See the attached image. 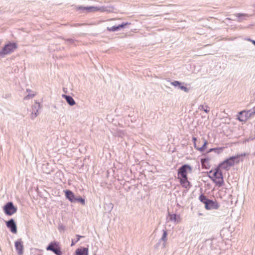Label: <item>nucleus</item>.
I'll use <instances>...</instances> for the list:
<instances>
[{
    "mask_svg": "<svg viewBox=\"0 0 255 255\" xmlns=\"http://www.w3.org/2000/svg\"><path fill=\"white\" fill-rule=\"evenodd\" d=\"M241 155L231 156L219 164L218 166L220 168H222L226 170H228L229 168L234 166L235 163H238L240 162L239 158Z\"/></svg>",
    "mask_w": 255,
    "mask_h": 255,
    "instance_id": "obj_1",
    "label": "nucleus"
},
{
    "mask_svg": "<svg viewBox=\"0 0 255 255\" xmlns=\"http://www.w3.org/2000/svg\"><path fill=\"white\" fill-rule=\"evenodd\" d=\"M210 174H212L211 175H209V178L213 181V179L220 178V181H218L217 183L219 185V187H222L224 183L223 179V173L220 168L218 166L216 167L214 171L211 170L209 172Z\"/></svg>",
    "mask_w": 255,
    "mask_h": 255,
    "instance_id": "obj_2",
    "label": "nucleus"
},
{
    "mask_svg": "<svg viewBox=\"0 0 255 255\" xmlns=\"http://www.w3.org/2000/svg\"><path fill=\"white\" fill-rule=\"evenodd\" d=\"M17 48L16 43L14 42H8L0 51V58L4 57L5 55L9 54L13 52Z\"/></svg>",
    "mask_w": 255,
    "mask_h": 255,
    "instance_id": "obj_3",
    "label": "nucleus"
},
{
    "mask_svg": "<svg viewBox=\"0 0 255 255\" xmlns=\"http://www.w3.org/2000/svg\"><path fill=\"white\" fill-rule=\"evenodd\" d=\"M188 171H191L192 167L188 164H184L178 169V179H186L187 177Z\"/></svg>",
    "mask_w": 255,
    "mask_h": 255,
    "instance_id": "obj_4",
    "label": "nucleus"
},
{
    "mask_svg": "<svg viewBox=\"0 0 255 255\" xmlns=\"http://www.w3.org/2000/svg\"><path fill=\"white\" fill-rule=\"evenodd\" d=\"M3 210L6 215L11 216L16 212L17 209L12 202H8L4 205Z\"/></svg>",
    "mask_w": 255,
    "mask_h": 255,
    "instance_id": "obj_5",
    "label": "nucleus"
},
{
    "mask_svg": "<svg viewBox=\"0 0 255 255\" xmlns=\"http://www.w3.org/2000/svg\"><path fill=\"white\" fill-rule=\"evenodd\" d=\"M58 244L59 243L58 242H51L46 247V250L47 251H52L56 255H61L62 254V252H61Z\"/></svg>",
    "mask_w": 255,
    "mask_h": 255,
    "instance_id": "obj_6",
    "label": "nucleus"
},
{
    "mask_svg": "<svg viewBox=\"0 0 255 255\" xmlns=\"http://www.w3.org/2000/svg\"><path fill=\"white\" fill-rule=\"evenodd\" d=\"M6 226L10 232L13 234H16L17 232L16 224L13 219H10L5 222Z\"/></svg>",
    "mask_w": 255,
    "mask_h": 255,
    "instance_id": "obj_7",
    "label": "nucleus"
},
{
    "mask_svg": "<svg viewBox=\"0 0 255 255\" xmlns=\"http://www.w3.org/2000/svg\"><path fill=\"white\" fill-rule=\"evenodd\" d=\"M251 117L252 116L249 111H243L239 113L238 119L241 122H245Z\"/></svg>",
    "mask_w": 255,
    "mask_h": 255,
    "instance_id": "obj_8",
    "label": "nucleus"
},
{
    "mask_svg": "<svg viewBox=\"0 0 255 255\" xmlns=\"http://www.w3.org/2000/svg\"><path fill=\"white\" fill-rule=\"evenodd\" d=\"M220 206L217 201H214L209 200L207 203L206 204L205 208L207 210L218 209Z\"/></svg>",
    "mask_w": 255,
    "mask_h": 255,
    "instance_id": "obj_9",
    "label": "nucleus"
},
{
    "mask_svg": "<svg viewBox=\"0 0 255 255\" xmlns=\"http://www.w3.org/2000/svg\"><path fill=\"white\" fill-rule=\"evenodd\" d=\"M15 249L19 255H22L23 253V242L19 239L14 243Z\"/></svg>",
    "mask_w": 255,
    "mask_h": 255,
    "instance_id": "obj_10",
    "label": "nucleus"
},
{
    "mask_svg": "<svg viewBox=\"0 0 255 255\" xmlns=\"http://www.w3.org/2000/svg\"><path fill=\"white\" fill-rule=\"evenodd\" d=\"M128 22H123L118 25H114L112 27H108L107 29L109 31H119L121 28H124L126 25H129Z\"/></svg>",
    "mask_w": 255,
    "mask_h": 255,
    "instance_id": "obj_11",
    "label": "nucleus"
},
{
    "mask_svg": "<svg viewBox=\"0 0 255 255\" xmlns=\"http://www.w3.org/2000/svg\"><path fill=\"white\" fill-rule=\"evenodd\" d=\"M40 104L39 103L35 102L32 106V112L31 114V118L34 119L39 114L38 110L40 109Z\"/></svg>",
    "mask_w": 255,
    "mask_h": 255,
    "instance_id": "obj_12",
    "label": "nucleus"
},
{
    "mask_svg": "<svg viewBox=\"0 0 255 255\" xmlns=\"http://www.w3.org/2000/svg\"><path fill=\"white\" fill-rule=\"evenodd\" d=\"M66 198L72 203H75L76 196L72 191L67 190L64 191Z\"/></svg>",
    "mask_w": 255,
    "mask_h": 255,
    "instance_id": "obj_13",
    "label": "nucleus"
},
{
    "mask_svg": "<svg viewBox=\"0 0 255 255\" xmlns=\"http://www.w3.org/2000/svg\"><path fill=\"white\" fill-rule=\"evenodd\" d=\"M230 119L228 118H224L220 120L219 127L221 128H229L231 127Z\"/></svg>",
    "mask_w": 255,
    "mask_h": 255,
    "instance_id": "obj_14",
    "label": "nucleus"
},
{
    "mask_svg": "<svg viewBox=\"0 0 255 255\" xmlns=\"http://www.w3.org/2000/svg\"><path fill=\"white\" fill-rule=\"evenodd\" d=\"M77 10H87L88 12L90 11H97L99 9V8L95 6H78L76 7Z\"/></svg>",
    "mask_w": 255,
    "mask_h": 255,
    "instance_id": "obj_15",
    "label": "nucleus"
},
{
    "mask_svg": "<svg viewBox=\"0 0 255 255\" xmlns=\"http://www.w3.org/2000/svg\"><path fill=\"white\" fill-rule=\"evenodd\" d=\"M179 180L180 184L183 188L189 189L192 186L191 183L188 180V178H186V179H180Z\"/></svg>",
    "mask_w": 255,
    "mask_h": 255,
    "instance_id": "obj_16",
    "label": "nucleus"
},
{
    "mask_svg": "<svg viewBox=\"0 0 255 255\" xmlns=\"http://www.w3.org/2000/svg\"><path fill=\"white\" fill-rule=\"evenodd\" d=\"M75 255H88V248L82 247L77 249L75 251Z\"/></svg>",
    "mask_w": 255,
    "mask_h": 255,
    "instance_id": "obj_17",
    "label": "nucleus"
},
{
    "mask_svg": "<svg viewBox=\"0 0 255 255\" xmlns=\"http://www.w3.org/2000/svg\"><path fill=\"white\" fill-rule=\"evenodd\" d=\"M168 217L169 220L174 222V223L179 222L180 219L179 215H177L176 214H171L170 212H168Z\"/></svg>",
    "mask_w": 255,
    "mask_h": 255,
    "instance_id": "obj_18",
    "label": "nucleus"
},
{
    "mask_svg": "<svg viewBox=\"0 0 255 255\" xmlns=\"http://www.w3.org/2000/svg\"><path fill=\"white\" fill-rule=\"evenodd\" d=\"M62 96L66 100V102L70 106H73L75 104V102L71 96L65 94H63Z\"/></svg>",
    "mask_w": 255,
    "mask_h": 255,
    "instance_id": "obj_19",
    "label": "nucleus"
},
{
    "mask_svg": "<svg viewBox=\"0 0 255 255\" xmlns=\"http://www.w3.org/2000/svg\"><path fill=\"white\" fill-rule=\"evenodd\" d=\"M167 233L166 230H163V233L162 237L159 240V242H163L162 244V248H164L166 246V243L167 241Z\"/></svg>",
    "mask_w": 255,
    "mask_h": 255,
    "instance_id": "obj_20",
    "label": "nucleus"
},
{
    "mask_svg": "<svg viewBox=\"0 0 255 255\" xmlns=\"http://www.w3.org/2000/svg\"><path fill=\"white\" fill-rule=\"evenodd\" d=\"M225 149V147H216V148H212L209 149L207 152L209 153L212 151H214L215 153L217 154H220L222 153L224 149Z\"/></svg>",
    "mask_w": 255,
    "mask_h": 255,
    "instance_id": "obj_21",
    "label": "nucleus"
},
{
    "mask_svg": "<svg viewBox=\"0 0 255 255\" xmlns=\"http://www.w3.org/2000/svg\"><path fill=\"white\" fill-rule=\"evenodd\" d=\"M235 15L238 17V21L239 22L242 21L246 19V17H248L250 15L246 13H237Z\"/></svg>",
    "mask_w": 255,
    "mask_h": 255,
    "instance_id": "obj_22",
    "label": "nucleus"
},
{
    "mask_svg": "<svg viewBox=\"0 0 255 255\" xmlns=\"http://www.w3.org/2000/svg\"><path fill=\"white\" fill-rule=\"evenodd\" d=\"M199 199L202 203L205 204V206L206 205V204L207 203L209 200H210L208 198H207L205 195L202 194L199 196Z\"/></svg>",
    "mask_w": 255,
    "mask_h": 255,
    "instance_id": "obj_23",
    "label": "nucleus"
},
{
    "mask_svg": "<svg viewBox=\"0 0 255 255\" xmlns=\"http://www.w3.org/2000/svg\"><path fill=\"white\" fill-rule=\"evenodd\" d=\"M207 141L204 139V143L203 145L201 147L198 148V150L200 151V152H203L207 147Z\"/></svg>",
    "mask_w": 255,
    "mask_h": 255,
    "instance_id": "obj_24",
    "label": "nucleus"
},
{
    "mask_svg": "<svg viewBox=\"0 0 255 255\" xmlns=\"http://www.w3.org/2000/svg\"><path fill=\"white\" fill-rule=\"evenodd\" d=\"M76 202H79L82 205H85V200L84 198L82 197L79 196L78 197H76V200H75V203Z\"/></svg>",
    "mask_w": 255,
    "mask_h": 255,
    "instance_id": "obj_25",
    "label": "nucleus"
},
{
    "mask_svg": "<svg viewBox=\"0 0 255 255\" xmlns=\"http://www.w3.org/2000/svg\"><path fill=\"white\" fill-rule=\"evenodd\" d=\"M199 109L200 110H203L206 113H208V112H209V107L207 106H204V105L200 106L199 107Z\"/></svg>",
    "mask_w": 255,
    "mask_h": 255,
    "instance_id": "obj_26",
    "label": "nucleus"
},
{
    "mask_svg": "<svg viewBox=\"0 0 255 255\" xmlns=\"http://www.w3.org/2000/svg\"><path fill=\"white\" fill-rule=\"evenodd\" d=\"M179 88L180 89H181V90H182L185 92H187V93L188 92L189 90V89L187 88L186 87H185L184 86H182L181 85L179 86Z\"/></svg>",
    "mask_w": 255,
    "mask_h": 255,
    "instance_id": "obj_27",
    "label": "nucleus"
},
{
    "mask_svg": "<svg viewBox=\"0 0 255 255\" xmlns=\"http://www.w3.org/2000/svg\"><path fill=\"white\" fill-rule=\"evenodd\" d=\"M171 84L173 85L174 86H179L180 85H181V83L178 81H174L172 82H171Z\"/></svg>",
    "mask_w": 255,
    "mask_h": 255,
    "instance_id": "obj_28",
    "label": "nucleus"
},
{
    "mask_svg": "<svg viewBox=\"0 0 255 255\" xmlns=\"http://www.w3.org/2000/svg\"><path fill=\"white\" fill-rule=\"evenodd\" d=\"M250 113L252 116L255 115V106L252 109L248 111Z\"/></svg>",
    "mask_w": 255,
    "mask_h": 255,
    "instance_id": "obj_29",
    "label": "nucleus"
},
{
    "mask_svg": "<svg viewBox=\"0 0 255 255\" xmlns=\"http://www.w3.org/2000/svg\"><path fill=\"white\" fill-rule=\"evenodd\" d=\"M34 96V94H28L27 95H26L24 98V100H29L31 98H32V97H33Z\"/></svg>",
    "mask_w": 255,
    "mask_h": 255,
    "instance_id": "obj_30",
    "label": "nucleus"
},
{
    "mask_svg": "<svg viewBox=\"0 0 255 255\" xmlns=\"http://www.w3.org/2000/svg\"><path fill=\"white\" fill-rule=\"evenodd\" d=\"M76 237H77V239L75 241V243L78 242L80 240V238H84V237L82 236L77 235Z\"/></svg>",
    "mask_w": 255,
    "mask_h": 255,
    "instance_id": "obj_31",
    "label": "nucleus"
},
{
    "mask_svg": "<svg viewBox=\"0 0 255 255\" xmlns=\"http://www.w3.org/2000/svg\"><path fill=\"white\" fill-rule=\"evenodd\" d=\"M220 178H217V179H213V181L219 187V185L217 183V182L218 181H220V180H219Z\"/></svg>",
    "mask_w": 255,
    "mask_h": 255,
    "instance_id": "obj_32",
    "label": "nucleus"
},
{
    "mask_svg": "<svg viewBox=\"0 0 255 255\" xmlns=\"http://www.w3.org/2000/svg\"><path fill=\"white\" fill-rule=\"evenodd\" d=\"M161 242H159V241H158V242L155 245L154 247L155 248L157 249L159 247V246H160V244L161 243Z\"/></svg>",
    "mask_w": 255,
    "mask_h": 255,
    "instance_id": "obj_33",
    "label": "nucleus"
},
{
    "mask_svg": "<svg viewBox=\"0 0 255 255\" xmlns=\"http://www.w3.org/2000/svg\"><path fill=\"white\" fill-rule=\"evenodd\" d=\"M67 42L69 43H74V40L72 39H69L67 40Z\"/></svg>",
    "mask_w": 255,
    "mask_h": 255,
    "instance_id": "obj_34",
    "label": "nucleus"
},
{
    "mask_svg": "<svg viewBox=\"0 0 255 255\" xmlns=\"http://www.w3.org/2000/svg\"><path fill=\"white\" fill-rule=\"evenodd\" d=\"M192 140H193V141L194 143H196V140H197V138H196V137L193 136V137H192Z\"/></svg>",
    "mask_w": 255,
    "mask_h": 255,
    "instance_id": "obj_35",
    "label": "nucleus"
},
{
    "mask_svg": "<svg viewBox=\"0 0 255 255\" xmlns=\"http://www.w3.org/2000/svg\"><path fill=\"white\" fill-rule=\"evenodd\" d=\"M194 146L197 150H198V148H199V147L197 146L196 143H194Z\"/></svg>",
    "mask_w": 255,
    "mask_h": 255,
    "instance_id": "obj_36",
    "label": "nucleus"
},
{
    "mask_svg": "<svg viewBox=\"0 0 255 255\" xmlns=\"http://www.w3.org/2000/svg\"><path fill=\"white\" fill-rule=\"evenodd\" d=\"M210 242V244L211 245L212 244V240H211V239H207V240H206V242Z\"/></svg>",
    "mask_w": 255,
    "mask_h": 255,
    "instance_id": "obj_37",
    "label": "nucleus"
},
{
    "mask_svg": "<svg viewBox=\"0 0 255 255\" xmlns=\"http://www.w3.org/2000/svg\"><path fill=\"white\" fill-rule=\"evenodd\" d=\"M75 243H75V242H74V241H73V240H72V241L71 246H73V245H74Z\"/></svg>",
    "mask_w": 255,
    "mask_h": 255,
    "instance_id": "obj_38",
    "label": "nucleus"
},
{
    "mask_svg": "<svg viewBox=\"0 0 255 255\" xmlns=\"http://www.w3.org/2000/svg\"><path fill=\"white\" fill-rule=\"evenodd\" d=\"M122 134H124V133L120 132V133H119L117 135L119 136H122Z\"/></svg>",
    "mask_w": 255,
    "mask_h": 255,
    "instance_id": "obj_39",
    "label": "nucleus"
},
{
    "mask_svg": "<svg viewBox=\"0 0 255 255\" xmlns=\"http://www.w3.org/2000/svg\"><path fill=\"white\" fill-rule=\"evenodd\" d=\"M247 40L252 42V41H253V40L251 38H248Z\"/></svg>",
    "mask_w": 255,
    "mask_h": 255,
    "instance_id": "obj_40",
    "label": "nucleus"
},
{
    "mask_svg": "<svg viewBox=\"0 0 255 255\" xmlns=\"http://www.w3.org/2000/svg\"><path fill=\"white\" fill-rule=\"evenodd\" d=\"M252 43L255 46V40L252 41Z\"/></svg>",
    "mask_w": 255,
    "mask_h": 255,
    "instance_id": "obj_41",
    "label": "nucleus"
},
{
    "mask_svg": "<svg viewBox=\"0 0 255 255\" xmlns=\"http://www.w3.org/2000/svg\"><path fill=\"white\" fill-rule=\"evenodd\" d=\"M254 136H254V138H255V135H254Z\"/></svg>",
    "mask_w": 255,
    "mask_h": 255,
    "instance_id": "obj_42",
    "label": "nucleus"
}]
</instances>
